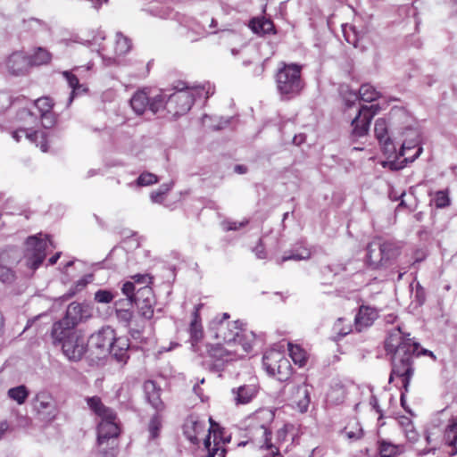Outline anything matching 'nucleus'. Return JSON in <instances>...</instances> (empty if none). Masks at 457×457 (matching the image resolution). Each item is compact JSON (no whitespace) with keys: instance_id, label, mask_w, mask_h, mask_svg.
<instances>
[{"instance_id":"obj_41","label":"nucleus","mask_w":457,"mask_h":457,"mask_svg":"<svg viewBox=\"0 0 457 457\" xmlns=\"http://www.w3.org/2000/svg\"><path fill=\"white\" fill-rule=\"evenodd\" d=\"M378 444V453L380 457H395L403 453V447L391 442L381 440Z\"/></svg>"},{"instance_id":"obj_50","label":"nucleus","mask_w":457,"mask_h":457,"mask_svg":"<svg viewBox=\"0 0 457 457\" xmlns=\"http://www.w3.org/2000/svg\"><path fill=\"white\" fill-rule=\"evenodd\" d=\"M114 299V295L109 290L100 289L95 293V300L100 303H109Z\"/></svg>"},{"instance_id":"obj_34","label":"nucleus","mask_w":457,"mask_h":457,"mask_svg":"<svg viewBox=\"0 0 457 457\" xmlns=\"http://www.w3.org/2000/svg\"><path fill=\"white\" fill-rule=\"evenodd\" d=\"M129 348V339L127 337H116L110 350V353L121 363H126L129 356L128 350Z\"/></svg>"},{"instance_id":"obj_61","label":"nucleus","mask_w":457,"mask_h":457,"mask_svg":"<svg viewBox=\"0 0 457 457\" xmlns=\"http://www.w3.org/2000/svg\"><path fill=\"white\" fill-rule=\"evenodd\" d=\"M164 194L165 192L163 191H154L151 194V199L153 202L160 204L164 200Z\"/></svg>"},{"instance_id":"obj_7","label":"nucleus","mask_w":457,"mask_h":457,"mask_svg":"<svg viewBox=\"0 0 457 457\" xmlns=\"http://www.w3.org/2000/svg\"><path fill=\"white\" fill-rule=\"evenodd\" d=\"M49 247H55L49 236L46 235L44 237L41 235L29 237L26 240L24 253L26 266L32 270L38 269L46 259V251Z\"/></svg>"},{"instance_id":"obj_5","label":"nucleus","mask_w":457,"mask_h":457,"mask_svg":"<svg viewBox=\"0 0 457 457\" xmlns=\"http://www.w3.org/2000/svg\"><path fill=\"white\" fill-rule=\"evenodd\" d=\"M130 106L137 114H143L146 110L156 114L163 110L164 94L162 89L145 87L134 93Z\"/></svg>"},{"instance_id":"obj_44","label":"nucleus","mask_w":457,"mask_h":457,"mask_svg":"<svg viewBox=\"0 0 457 457\" xmlns=\"http://www.w3.org/2000/svg\"><path fill=\"white\" fill-rule=\"evenodd\" d=\"M296 394L300 395L299 399L296 397L294 399V403H296L301 412H305L310 404V396L305 385L299 386L296 390Z\"/></svg>"},{"instance_id":"obj_10","label":"nucleus","mask_w":457,"mask_h":457,"mask_svg":"<svg viewBox=\"0 0 457 457\" xmlns=\"http://www.w3.org/2000/svg\"><path fill=\"white\" fill-rule=\"evenodd\" d=\"M194 91L193 88L186 87L177 90L168 99L164 96L163 110L165 109L168 113L174 117L186 114L194 104Z\"/></svg>"},{"instance_id":"obj_38","label":"nucleus","mask_w":457,"mask_h":457,"mask_svg":"<svg viewBox=\"0 0 457 457\" xmlns=\"http://www.w3.org/2000/svg\"><path fill=\"white\" fill-rule=\"evenodd\" d=\"M233 392L236 395L235 401L237 404L250 403L257 394L256 387L252 385L241 386L236 391L233 390Z\"/></svg>"},{"instance_id":"obj_56","label":"nucleus","mask_w":457,"mask_h":457,"mask_svg":"<svg viewBox=\"0 0 457 457\" xmlns=\"http://www.w3.org/2000/svg\"><path fill=\"white\" fill-rule=\"evenodd\" d=\"M248 223H249V220L247 219H245L242 221H226L224 223V225H225V229L227 231H229V230H237L242 228H245Z\"/></svg>"},{"instance_id":"obj_51","label":"nucleus","mask_w":457,"mask_h":457,"mask_svg":"<svg viewBox=\"0 0 457 457\" xmlns=\"http://www.w3.org/2000/svg\"><path fill=\"white\" fill-rule=\"evenodd\" d=\"M288 425H284L281 428H279L276 433L275 442H272V445H279V450L282 447L283 443L286 441L287 433H288ZM281 453V452L279 451Z\"/></svg>"},{"instance_id":"obj_53","label":"nucleus","mask_w":457,"mask_h":457,"mask_svg":"<svg viewBox=\"0 0 457 457\" xmlns=\"http://www.w3.org/2000/svg\"><path fill=\"white\" fill-rule=\"evenodd\" d=\"M121 291L128 297L130 303H132L135 300L136 293L135 285L133 282H125L121 287Z\"/></svg>"},{"instance_id":"obj_1","label":"nucleus","mask_w":457,"mask_h":457,"mask_svg":"<svg viewBox=\"0 0 457 457\" xmlns=\"http://www.w3.org/2000/svg\"><path fill=\"white\" fill-rule=\"evenodd\" d=\"M275 414L269 409H259L245 419V431L249 440L265 452L262 457H284L279 445H272L270 425Z\"/></svg>"},{"instance_id":"obj_12","label":"nucleus","mask_w":457,"mask_h":457,"mask_svg":"<svg viewBox=\"0 0 457 457\" xmlns=\"http://www.w3.org/2000/svg\"><path fill=\"white\" fill-rule=\"evenodd\" d=\"M209 421L211 424L209 435L204 442V446L206 451L204 457H225L226 449L221 445L228 443L229 438H225L223 436V428H220V426L216 424L211 417L209 418Z\"/></svg>"},{"instance_id":"obj_39","label":"nucleus","mask_w":457,"mask_h":457,"mask_svg":"<svg viewBox=\"0 0 457 457\" xmlns=\"http://www.w3.org/2000/svg\"><path fill=\"white\" fill-rule=\"evenodd\" d=\"M287 349L289 355L295 365L304 367L308 361V353L299 345L288 343Z\"/></svg>"},{"instance_id":"obj_37","label":"nucleus","mask_w":457,"mask_h":457,"mask_svg":"<svg viewBox=\"0 0 457 457\" xmlns=\"http://www.w3.org/2000/svg\"><path fill=\"white\" fill-rule=\"evenodd\" d=\"M445 445L452 449L448 452L449 456H454L457 453V420H451L445 430Z\"/></svg>"},{"instance_id":"obj_16","label":"nucleus","mask_w":457,"mask_h":457,"mask_svg":"<svg viewBox=\"0 0 457 457\" xmlns=\"http://www.w3.org/2000/svg\"><path fill=\"white\" fill-rule=\"evenodd\" d=\"M41 125L45 129H52L57 122V114L54 112V102L49 96H42L34 101Z\"/></svg>"},{"instance_id":"obj_40","label":"nucleus","mask_w":457,"mask_h":457,"mask_svg":"<svg viewBox=\"0 0 457 457\" xmlns=\"http://www.w3.org/2000/svg\"><path fill=\"white\" fill-rule=\"evenodd\" d=\"M163 417L161 412L156 411L149 420L147 423V432L149 439L155 440L160 436L162 428Z\"/></svg>"},{"instance_id":"obj_45","label":"nucleus","mask_w":457,"mask_h":457,"mask_svg":"<svg viewBox=\"0 0 457 457\" xmlns=\"http://www.w3.org/2000/svg\"><path fill=\"white\" fill-rule=\"evenodd\" d=\"M343 433L349 439H358L362 436V429L359 422L355 419H352L344 428Z\"/></svg>"},{"instance_id":"obj_19","label":"nucleus","mask_w":457,"mask_h":457,"mask_svg":"<svg viewBox=\"0 0 457 457\" xmlns=\"http://www.w3.org/2000/svg\"><path fill=\"white\" fill-rule=\"evenodd\" d=\"M12 137L20 142L22 137L39 147L43 153L49 150L48 134L43 130H33L31 129L20 128L12 132Z\"/></svg>"},{"instance_id":"obj_3","label":"nucleus","mask_w":457,"mask_h":457,"mask_svg":"<svg viewBox=\"0 0 457 457\" xmlns=\"http://www.w3.org/2000/svg\"><path fill=\"white\" fill-rule=\"evenodd\" d=\"M302 69L303 67L296 63L280 62L275 78L277 88L281 95L292 97L301 93L303 88Z\"/></svg>"},{"instance_id":"obj_27","label":"nucleus","mask_w":457,"mask_h":457,"mask_svg":"<svg viewBox=\"0 0 457 457\" xmlns=\"http://www.w3.org/2000/svg\"><path fill=\"white\" fill-rule=\"evenodd\" d=\"M203 307L204 303H198L195 306L194 312H192V319L189 324L188 332L193 345L199 343L204 338V333L200 315V311Z\"/></svg>"},{"instance_id":"obj_23","label":"nucleus","mask_w":457,"mask_h":457,"mask_svg":"<svg viewBox=\"0 0 457 457\" xmlns=\"http://www.w3.org/2000/svg\"><path fill=\"white\" fill-rule=\"evenodd\" d=\"M183 431L190 442L198 444V436L205 431V421L201 420L195 414H190L183 424Z\"/></svg>"},{"instance_id":"obj_32","label":"nucleus","mask_w":457,"mask_h":457,"mask_svg":"<svg viewBox=\"0 0 457 457\" xmlns=\"http://www.w3.org/2000/svg\"><path fill=\"white\" fill-rule=\"evenodd\" d=\"M248 27L258 36H265L267 34H276V29L273 21L265 17H253L249 21Z\"/></svg>"},{"instance_id":"obj_57","label":"nucleus","mask_w":457,"mask_h":457,"mask_svg":"<svg viewBox=\"0 0 457 457\" xmlns=\"http://www.w3.org/2000/svg\"><path fill=\"white\" fill-rule=\"evenodd\" d=\"M117 318L127 323V325H130L133 319V312L129 310H117L116 311Z\"/></svg>"},{"instance_id":"obj_64","label":"nucleus","mask_w":457,"mask_h":457,"mask_svg":"<svg viewBox=\"0 0 457 457\" xmlns=\"http://www.w3.org/2000/svg\"><path fill=\"white\" fill-rule=\"evenodd\" d=\"M234 170L238 174H245L247 172V167L245 165L237 164L235 166Z\"/></svg>"},{"instance_id":"obj_11","label":"nucleus","mask_w":457,"mask_h":457,"mask_svg":"<svg viewBox=\"0 0 457 457\" xmlns=\"http://www.w3.org/2000/svg\"><path fill=\"white\" fill-rule=\"evenodd\" d=\"M207 357L210 359V370L220 371L225 363L238 360L233 346L227 345L218 341L216 344L206 345Z\"/></svg>"},{"instance_id":"obj_18","label":"nucleus","mask_w":457,"mask_h":457,"mask_svg":"<svg viewBox=\"0 0 457 457\" xmlns=\"http://www.w3.org/2000/svg\"><path fill=\"white\" fill-rule=\"evenodd\" d=\"M63 354L73 361L81 360L87 350V344L81 332L73 334L71 338L65 340L62 345Z\"/></svg>"},{"instance_id":"obj_63","label":"nucleus","mask_w":457,"mask_h":457,"mask_svg":"<svg viewBox=\"0 0 457 457\" xmlns=\"http://www.w3.org/2000/svg\"><path fill=\"white\" fill-rule=\"evenodd\" d=\"M395 320H396V315L393 312L386 314L384 316V320L388 324L394 323Z\"/></svg>"},{"instance_id":"obj_28","label":"nucleus","mask_w":457,"mask_h":457,"mask_svg":"<svg viewBox=\"0 0 457 457\" xmlns=\"http://www.w3.org/2000/svg\"><path fill=\"white\" fill-rule=\"evenodd\" d=\"M379 251L381 258L376 268L387 267L400 254V246L395 242L385 241L379 244Z\"/></svg>"},{"instance_id":"obj_26","label":"nucleus","mask_w":457,"mask_h":457,"mask_svg":"<svg viewBox=\"0 0 457 457\" xmlns=\"http://www.w3.org/2000/svg\"><path fill=\"white\" fill-rule=\"evenodd\" d=\"M6 67L12 75H23L30 67L27 55L22 52L12 53L6 61Z\"/></svg>"},{"instance_id":"obj_49","label":"nucleus","mask_w":457,"mask_h":457,"mask_svg":"<svg viewBox=\"0 0 457 457\" xmlns=\"http://www.w3.org/2000/svg\"><path fill=\"white\" fill-rule=\"evenodd\" d=\"M434 203L436 208H445L450 205L451 200L446 191H437L434 197Z\"/></svg>"},{"instance_id":"obj_30","label":"nucleus","mask_w":457,"mask_h":457,"mask_svg":"<svg viewBox=\"0 0 457 457\" xmlns=\"http://www.w3.org/2000/svg\"><path fill=\"white\" fill-rule=\"evenodd\" d=\"M115 338V330L109 326L103 328L96 334L92 336V340L97 348L109 352L114 343Z\"/></svg>"},{"instance_id":"obj_33","label":"nucleus","mask_w":457,"mask_h":457,"mask_svg":"<svg viewBox=\"0 0 457 457\" xmlns=\"http://www.w3.org/2000/svg\"><path fill=\"white\" fill-rule=\"evenodd\" d=\"M30 67L48 65L53 59L52 53L42 46L35 47L29 55H27Z\"/></svg>"},{"instance_id":"obj_22","label":"nucleus","mask_w":457,"mask_h":457,"mask_svg":"<svg viewBox=\"0 0 457 457\" xmlns=\"http://www.w3.org/2000/svg\"><path fill=\"white\" fill-rule=\"evenodd\" d=\"M147 403L158 412L165 410V403L161 398L162 388L154 380H146L143 386Z\"/></svg>"},{"instance_id":"obj_55","label":"nucleus","mask_w":457,"mask_h":457,"mask_svg":"<svg viewBox=\"0 0 457 457\" xmlns=\"http://www.w3.org/2000/svg\"><path fill=\"white\" fill-rule=\"evenodd\" d=\"M63 76L66 78L69 86L72 88L71 95L75 93L76 89L79 88V81L76 75L72 74L70 71H64Z\"/></svg>"},{"instance_id":"obj_52","label":"nucleus","mask_w":457,"mask_h":457,"mask_svg":"<svg viewBox=\"0 0 457 457\" xmlns=\"http://www.w3.org/2000/svg\"><path fill=\"white\" fill-rule=\"evenodd\" d=\"M414 301L419 306L426 302V292L424 287L418 282L415 287Z\"/></svg>"},{"instance_id":"obj_13","label":"nucleus","mask_w":457,"mask_h":457,"mask_svg":"<svg viewBox=\"0 0 457 457\" xmlns=\"http://www.w3.org/2000/svg\"><path fill=\"white\" fill-rule=\"evenodd\" d=\"M132 48L131 39L123 35L121 32H117L114 37L112 46H103L99 49V54L104 60H108L109 63H116L118 59L127 54Z\"/></svg>"},{"instance_id":"obj_62","label":"nucleus","mask_w":457,"mask_h":457,"mask_svg":"<svg viewBox=\"0 0 457 457\" xmlns=\"http://www.w3.org/2000/svg\"><path fill=\"white\" fill-rule=\"evenodd\" d=\"M254 252L259 258H261V259L265 258L266 254H265L264 245H262V240L259 241V244L254 248Z\"/></svg>"},{"instance_id":"obj_6","label":"nucleus","mask_w":457,"mask_h":457,"mask_svg":"<svg viewBox=\"0 0 457 457\" xmlns=\"http://www.w3.org/2000/svg\"><path fill=\"white\" fill-rule=\"evenodd\" d=\"M229 318L227 312L216 316L210 323V331L217 341L234 346L244 324L239 320H229Z\"/></svg>"},{"instance_id":"obj_2","label":"nucleus","mask_w":457,"mask_h":457,"mask_svg":"<svg viewBox=\"0 0 457 457\" xmlns=\"http://www.w3.org/2000/svg\"><path fill=\"white\" fill-rule=\"evenodd\" d=\"M402 346H404V349L409 350L407 353L410 362L414 368V359L420 355H428L436 360V355L433 352L420 348V344L414 339V337H411L409 333H403L400 327L395 328L389 334L387 338L385 341V349L387 353L391 354V360L395 357L398 349Z\"/></svg>"},{"instance_id":"obj_42","label":"nucleus","mask_w":457,"mask_h":457,"mask_svg":"<svg viewBox=\"0 0 457 457\" xmlns=\"http://www.w3.org/2000/svg\"><path fill=\"white\" fill-rule=\"evenodd\" d=\"M7 395L10 399L16 402L18 404H23L29 395V391L26 386L21 385L12 387L8 390Z\"/></svg>"},{"instance_id":"obj_36","label":"nucleus","mask_w":457,"mask_h":457,"mask_svg":"<svg viewBox=\"0 0 457 457\" xmlns=\"http://www.w3.org/2000/svg\"><path fill=\"white\" fill-rule=\"evenodd\" d=\"M118 453V440H97L96 454L98 457H117Z\"/></svg>"},{"instance_id":"obj_29","label":"nucleus","mask_w":457,"mask_h":457,"mask_svg":"<svg viewBox=\"0 0 457 457\" xmlns=\"http://www.w3.org/2000/svg\"><path fill=\"white\" fill-rule=\"evenodd\" d=\"M407 132L410 133V135L412 137L411 139L409 140H404L402 144V146H401V149L399 151V153H397V157L400 155V156H404L406 154V151L407 150H411L412 148H417L416 149V152L413 155L411 156H407L405 157L404 161L406 162H414L420 155V154L422 153V147L420 145V139H419V136H418V132L416 130H413V129H407Z\"/></svg>"},{"instance_id":"obj_47","label":"nucleus","mask_w":457,"mask_h":457,"mask_svg":"<svg viewBox=\"0 0 457 457\" xmlns=\"http://www.w3.org/2000/svg\"><path fill=\"white\" fill-rule=\"evenodd\" d=\"M388 102L382 96L380 92L373 88V117L381 110L386 109Z\"/></svg>"},{"instance_id":"obj_25","label":"nucleus","mask_w":457,"mask_h":457,"mask_svg":"<svg viewBox=\"0 0 457 457\" xmlns=\"http://www.w3.org/2000/svg\"><path fill=\"white\" fill-rule=\"evenodd\" d=\"M76 328L71 327V324L66 323L62 320L54 322L52 326L51 337L53 345L57 346L62 345L65 340L69 339L73 334L79 333Z\"/></svg>"},{"instance_id":"obj_46","label":"nucleus","mask_w":457,"mask_h":457,"mask_svg":"<svg viewBox=\"0 0 457 457\" xmlns=\"http://www.w3.org/2000/svg\"><path fill=\"white\" fill-rule=\"evenodd\" d=\"M333 332L336 335L335 339H339L352 331V325L350 322H345L344 318H339L333 325Z\"/></svg>"},{"instance_id":"obj_20","label":"nucleus","mask_w":457,"mask_h":457,"mask_svg":"<svg viewBox=\"0 0 457 457\" xmlns=\"http://www.w3.org/2000/svg\"><path fill=\"white\" fill-rule=\"evenodd\" d=\"M256 341V335L251 330L244 328L240 329L237 339L234 342V351L236 352L237 359H243L249 354L253 349Z\"/></svg>"},{"instance_id":"obj_35","label":"nucleus","mask_w":457,"mask_h":457,"mask_svg":"<svg viewBox=\"0 0 457 457\" xmlns=\"http://www.w3.org/2000/svg\"><path fill=\"white\" fill-rule=\"evenodd\" d=\"M371 86L369 84L362 85L359 89V95L356 93L349 92L347 96H345L344 99L345 105L350 108L356 101H362L364 103H371Z\"/></svg>"},{"instance_id":"obj_59","label":"nucleus","mask_w":457,"mask_h":457,"mask_svg":"<svg viewBox=\"0 0 457 457\" xmlns=\"http://www.w3.org/2000/svg\"><path fill=\"white\" fill-rule=\"evenodd\" d=\"M310 256H311L310 251L308 249H303L302 253H293L288 256H283L282 261L286 262V261H289V260H295V261L305 260V259L310 258Z\"/></svg>"},{"instance_id":"obj_14","label":"nucleus","mask_w":457,"mask_h":457,"mask_svg":"<svg viewBox=\"0 0 457 457\" xmlns=\"http://www.w3.org/2000/svg\"><path fill=\"white\" fill-rule=\"evenodd\" d=\"M132 303L136 304L141 317L145 320H151L154 317L156 300L151 287L145 286L139 288Z\"/></svg>"},{"instance_id":"obj_4","label":"nucleus","mask_w":457,"mask_h":457,"mask_svg":"<svg viewBox=\"0 0 457 457\" xmlns=\"http://www.w3.org/2000/svg\"><path fill=\"white\" fill-rule=\"evenodd\" d=\"M402 346L398 349L395 357L393 359V367L389 377V382L394 379H398L401 386V404L407 411L405 407V395L409 392L410 383L414 375L415 368L410 362L408 353L409 350Z\"/></svg>"},{"instance_id":"obj_48","label":"nucleus","mask_w":457,"mask_h":457,"mask_svg":"<svg viewBox=\"0 0 457 457\" xmlns=\"http://www.w3.org/2000/svg\"><path fill=\"white\" fill-rule=\"evenodd\" d=\"M157 182V176L151 172H143L139 175V177L137 179V185L139 187L150 186Z\"/></svg>"},{"instance_id":"obj_15","label":"nucleus","mask_w":457,"mask_h":457,"mask_svg":"<svg viewBox=\"0 0 457 457\" xmlns=\"http://www.w3.org/2000/svg\"><path fill=\"white\" fill-rule=\"evenodd\" d=\"M33 409L46 421L54 420L58 411L53 396L47 392H38L36 395Z\"/></svg>"},{"instance_id":"obj_21","label":"nucleus","mask_w":457,"mask_h":457,"mask_svg":"<svg viewBox=\"0 0 457 457\" xmlns=\"http://www.w3.org/2000/svg\"><path fill=\"white\" fill-rule=\"evenodd\" d=\"M117 414H114V418L103 419L97 425V440H118L120 434V428L118 423Z\"/></svg>"},{"instance_id":"obj_54","label":"nucleus","mask_w":457,"mask_h":457,"mask_svg":"<svg viewBox=\"0 0 457 457\" xmlns=\"http://www.w3.org/2000/svg\"><path fill=\"white\" fill-rule=\"evenodd\" d=\"M14 279L13 271L6 266L0 265V281L4 283L12 282Z\"/></svg>"},{"instance_id":"obj_17","label":"nucleus","mask_w":457,"mask_h":457,"mask_svg":"<svg viewBox=\"0 0 457 457\" xmlns=\"http://www.w3.org/2000/svg\"><path fill=\"white\" fill-rule=\"evenodd\" d=\"M92 317V308L87 303L72 302L66 310L64 317L62 319L71 327L76 328L79 324L86 322Z\"/></svg>"},{"instance_id":"obj_58","label":"nucleus","mask_w":457,"mask_h":457,"mask_svg":"<svg viewBox=\"0 0 457 457\" xmlns=\"http://www.w3.org/2000/svg\"><path fill=\"white\" fill-rule=\"evenodd\" d=\"M134 282L138 284H145V286L149 287V285L153 284L154 278L150 274H136L131 277Z\"/></svg>"},{"instance_id":"obj_43","label":"nucleus","mask_w":457,"mask_h":457,"mask_svg":"<svg viewBox=\"0 0 457 457\" xmlns=\"http://www.w3.org/2000/svg\"><path fill=\"white\" fill-rule=\"evenodd\" d=\"M371 320L370 308L367 306H361L358 313L355 316V328L361 331L363 328L370 326Z\"/></svg>"},{"instance_id":"obj_60","label":"nucleus","mask_w":457,"mask_h":457,"mask_svg":"<svg viewBox=\"0 0 457 457\" xmlns=\"http://www.w3.org/2000/svg\"><path fill=\"white\" fill-rule=\"evenodd\" d=\"M405 435L407 439L412 443L416 442L419 437L418 432L415 430L412 423L411 422L405 428Z\"/></svg>"},{"instance_id":"obj_31","label":"nucleus","mask_w":457,"mask_h":457,"mask_svg":"<svg viewBox=\"0 0 457 457\" xmlns=\"http://www.w3.org/2000/svg\"><path fill=\"white\" fill-rule=\"evenodd\" d=\"M85 401L89 410L101 420L114 418L116 412L112 408L106 406L99 396L87 397Z\"/></svg>"},{"instance_id":"obj_24","label":"nucleus","mask_w":457,"mask_h":457,"mask_svg":"<svg viewBox=\"0 0 457 457\" xmlns=\"http://www.w3.org/2000/svg\"><path fill=\"white\" fill-rule=\"evenodd\" d=\"M371 121V106L362 104L359 110L358 115L352 121L353 135L362 137L368 133L369 126Z\"/></svg>"},{"instance_id":"obj_8","label":"nucleus","mask_w":457,"mask_h":457,"mask_svg":"<svg viewBox=\"0 0 457 457\" xmlns=\"http://www.w3.org/2000/svg\"><path fill=\"white\" fill-rule=\"evenodd\" d=\"M375 136L379 143L381 151L386 156V160H378V162L384 168L388 167L390 170H397V160L396 147L388 135L387 124L384 119H378L376 120L374 127Z\"/></svg>"},{"instance_id":"obj_9","label":"nucleus","mask_w":457,"mask_h":457,"mask_svg":"<svg viewBox=\"0 0 457 457\" xmlns=\"http://www.w3.org/2000/svg\"><path fill=\"white\" fill-rule=\"evenodd\" d=\"M262 365L269 375L277 378L279 381H287L293 372L288 359L281 352L274 349L263 354Z\"/></svg>"}]
</instances>
